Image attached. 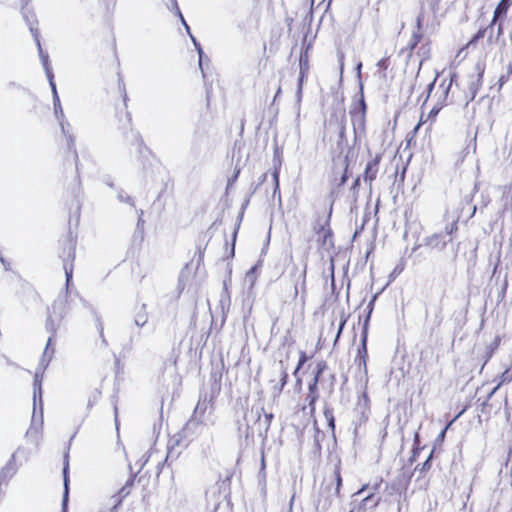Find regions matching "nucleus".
I'll return each mask as SVG.
<instances>
[{
	"label": "nucleus",
	"mask_w": 512,
	"mask_h": 512,
	"mask_svg": "<svg viewBox=\"0 0 512 512\" xmlns=\"http://www.w3.org/2000/svg\"><path fill=\"white\" fill-rule=\"evenodd\" d=\"M53 105H54V114H55L57 120L59 121L60 119L65 118L59 97H55V101H53Z\"/></svg>",
	"instance_id": "nucleus-20"
},
{
	"label": "nucleus",
	"mask_w": 512,
	"mask_h": 512,
	"mask_svg": "<svg viewBox=\"0 0 512 512\" xmlns=\"http://www.w3.org/2000/svg\"><path fill=\"white\" fill-rule=\"evenodd\" d=\"M74 257H75V247H74L73 243H70L68 251H67V259H65V261H64V270H65L67 283L70 281V279L72 277V273H73L72 264L68 263V261H70V262L73 261Z\"/></svg>",
	"instance_id": "nucleus-9"
},
{
	"label": "nucleus",
	"mask_w": 512,
	"mask_h": 512,
	"mask_svg": "<svg viewBox=\"0 0 512 512\" xmlns=\"http://www.w3.org/2000/svg\"><path fill=\"white\" fill-rule=\"evenodd\" d=\"M476 93H477V87L472 89L471 100L474 99Z\"/></svg>",
	"instance_id": "nucleus-37"
},
{
	"label": "nucleus",
	"mask_w": 512,
	"mask_h": 512,
	"mask_svg": "<svg viewBox=\"0 0 512 512\" xmlns=\"http://www.w3.org/2000/svg\"><path fill=\"white\" fill-rule=\"evenodd\" d=\"M445 230L447 234H452L454 231L457 230V222L454 221L451 225L447 226Z\"/></svg>",
	"instance_id": "nucleus-27"
},
{
	"label": "nucleus",
	"mask_w": 512,
	"mask_h": 512,
	"mask_svg": "<svg viewBox=\"0 0 512 512\" xmlns=\"http://www.w3.org/2000/svg\"><path fill=\"white\" fill-rule=\"evenodd\" d=\"M47 79L49 81V84H50V87H51V90H52V93H53V101H55V97H59V96H58V93H57L56 84L54 82V76L52 78H47Z\"/></svg>",
	"instance_id": "nucleus-24"
},
{
	"label": "nucleus",
	"mask_w": 512,
	"mask_h": 512,
	"mask_svg": "<svg viewBox=\"0 0 512 512\" xmlns=\"http://www.w3.org/2000/svg\"><path fill=\"white\" fill-rule=\"evenodd\" d=\"M379 159L375 158L369 161L365 168L364 178L366 181H373L378 173Z\"/></svg>",
	"instance_id": "nucleus-10"
},
{
	"label": "nucleus",
	"mask_w": 512,
	"mask_h": 512,
	"mask_svg": "<svg viewBox=\"0 0 512 512\" xmlns=\"http://www.w3.org/2000/svg\"><path fill=\"white\" fill-rule=\"evenodd\" d=\"M115 424L116 428L118 429V420H117V410L115 409Z\"/></svg>",
	"instance_id": "nucleus-40"
},
{
	"label": "nucleus",
	"mask_w": 512,
	"mask_h": 512,
	"mask_svg": "<svg viewBox=\"0 0 512 512\" xmlns=\"http://www.w3.org/2000/svg\"><path fill=\"white\" fill-rule=\"evenodd\" d=\"M9 468L6 467L4 470H2V473L1 474H4L6 470H8Z\"/></svg>",
	"instance_id": "nucleus-44"
},
{
	"label": "nucleus",
	"mask_w": 512,
	"mask_h": 512,
	"mask_svg": "<svg viewBox=\"0 0 512 512\" xmlns=\"http://www.w3.org/2000/svg\"><path fill=\"white\" fill-rule=\"evenodd\" d=\"M339 62H340V74L342 75L343 70H344V55L343 54L340 55Z\"/></svg>",
	"instance_id": "nucleus-30"
},
{
	"label": "nucleus",
	"mask_w": 512,
	"mask_h": 512,
	"mask_svg": "<svg viewBox=\"0 0 512 512\" xmlns=\"http://www.w3.org/2000/svg\"><path fill=\"white\" fill-rule=\"evenodd\" d=\"M118 199H119V201H121V202H126V203H128V204H130V205H133V200H132V198H131L130 196L126 195V194H125L124 192H122V191L118 193Z\"/></svg>",
	"instance_id": "nucleus-23"
},
{
	"label": "nucleus",
	"mask_w": 512,
	"mask_h": 512,
	"mask_svg": "<svg viewBox=\"0 0 512 512\" xmlns=\"http://www.w3.org/2000/svg\"><path fill=\"white\" fill-rule=\"evenodd\" d=\"M379 504V500H373V495L366 496L357 506L354 507L356 511H365L368 507L375 508Z\"/></svg>",
	"instance_id": "nucleus-12"
},
{
	"label": "nucleus",
	"mask_w": 512,
	"mask_h": 512,
	"mask_svg": "<svg viewBox=\"0 0 512 512\" xmlns=\"http://www.w3.org/2000/svg\"><path fill=\"white\" fill-rule=\"evenodd\" d=\"M403 269H404V264L403 263L398 264L392 271L391 276H397L398 274H400L403 271Z\"/></svg>",
	"instance_id": "nucleus-26"
},
{
	"label": "nucleus",
	"mask_w": 512,
	"mask_h": 512,
	"mask_svg": "<svg viewBox=\"0 0 512 512\" xmlns=\"http://www.w3.org/2000/svg\"><path fill=\"white\" fill-rule=\"evenodd\" d=\"M344 324H345V321H343V322L340 324V328H339V331H338V335H337V337H339V335H340V333H341V331H342V329H343Z\"/></svg>",
	"instance_id": "nucleus-38"
},
{
	"label": "nucleus",
	"mask_w": 512,
	"mask_h": 512,
	"mask_svg": "<svg viewBox=\"0 0 512 512\" xmlns=\"http://www.w3.org/2000/svg\"><path fill=\"white\" fill-rule=\"evenodd\" d=\"M501 378H502L503 382L511 381L512 380V372H510L509 370H506L505 372H503Z\"/></svg>",
	"instance_id": "nucleus-28"
},
{
	"label": "nucleus",
	"mask_w": 512,
	"mask_h": 512,
	"mask_svg": "<svg viewBox=\"0 0 512 512\" xmlns=\"http://www.w3.org/2000/svg\"><path fill=\"white\" fill-rule=\"evenodd\" d=\"M354 511H355V509L351 510L350 512H354Z\"/></svg>",
	"instance_id": "nucleus-47"
},
{
	"label": "nucleus",
	"mask_w": 512,
	"mask_h": 512,
	"mask_svg": "<svg viewBox=\"0 0 512 512\" xmlns=\"http://www.w3.org/2000/svg\"><path fill=\"white\" fill-rule=\"evenodd\" d=\"M279 172L278 170H275L274 173H273V179L275 181V190H277L279 188Z\"/></svg>",
	"instance_id": "nucleus-29"
},
{
	"label": "nucleus",
	"mask_w": 512,
	"mask_h": 512,
	"mask_svg": "<svg viewBox=\"0 0 512 512\" xmlns=\"http://www.w3.org/2000/svg\"><path fill=\"white\" fill-rule=\"evenodd\" d=\"M260 268H261V262H258L257 264L252 266L246 272L245 280L244 281H245V284L247 285L249 291H252L254 289L255 285H256V282H257V279H258V276H259Z\"/></svg>",
	"instance_id": "nucleus-8"
},
{
	"label": "nucleus",
	"mask_w": 512,
	"mask_h": 512,
	"mask_svg": "<svg viewBox=\"0 0 512 512\" xmlns=\"http://www.w3.org/2000/svg\"><path fill=\"white\" fill-rule=\"evenodd\" d=\"M425 23V13L424 11L420 12L419 15L416 18V26L418 31H420L423 27V24ZM422 36L419 32L413 33L411 40L408 44L410 53L416 48L418 43L420 42Z\"/></svg>",
	"instance_id": "nucleus-7"
},
{
	"label": "nucleus",
	"mask_w": 512,
	"mask_h": 512,
	"mask_svg": "<svg viewBox=\"0 0 512 512\" xmlns=\"http://www.w3.org/2000/svg\"><path fill=\"white\" fill-rule=\"evenodd\" d=\"M437 77L434 79V81L429 85V88L430 90L434 87V84H435V81H436Z\"/></svg>",
	"instance_id": "nucleus-41"
},
{
	"label": "nucleus",
	"mask_w": 512,
	"mask_h": 512,
	"mask_svg": "<svg viewBox=\"0 0 512 512\" xmlns=\"http://www.w3.org/2000/svg\"><path fill=\"white\" fill-rule=\"evenodd\" d=\"M441 108H442V105L433 107L430 110V112L428 113V115L426 116V118H424V115H422L419 120V123L415 127V132H417L418 129L420 128V126L423 125L424 123H426L428 120H431V122H433L435 120L436 116L438 115L439 111L441 110Z\"/></svg>",
	"instance_id": "nucleus-15"
},
{
	"label": "nucleus",
	"mask_w": 512,
	"mask_h": 512,
	"mask_svg": "<svg viewBox=\"0 0 512 512\" xmlns=\"http://www.w3.org/2000/svg\"><path fill=\"white\" fill-rule=\"evenodd\" d=\"M294 498H295V496H294V495H292V497H291V499H290V503H289V512H292Z\"/></svg>",
	"instance_id": "nucleus-34"
},
{
	"label": "nucleus",
	"mask_w": 512,
	"mask_h": 512,
	"mask_svg": "<svg viewBox=\"0 0 512 512\" xmlns=\"http://www.w3.org/2000/svg\"><path fill=\"white\" fill-rule=\"evenodd\" d=\"M417 56L420 58V66L422 63L430 58L431 47L429 43H423L416 51Z\"/></svg>",
	"instance_id": "nucleus-16"
},
{
	"label": "nucleus",
	"mask_w": 512,
	"mask_h": 512,
	"mask_svg": "<svg viewBox=\"0 0 512 512\" xmlns=\"http://www.w3.org/2000/svg\"><path fill=\"white\" fill-rule=\"evenodd\" d=\"M307 70H308L307 61L303 62V60L301 58L300 59V76H299V80H298V89H297L298 99H300L301 95H302L303 81L307 75Z\"/></svg>",
	"instance_id": "nucleus-13"
},
{
	"label": "nucleus",
	"mask_w": 512,
	"mask_h": 512,
	"mask_svg": "<svg viewBox=\"0 0 512 512\" xmlns=\"http://www.w3.org/2000/svg\"><path fill=\"white\" fill-rule=\"evenodd\" d=\"M373 302L372 300L368 306H367V314L365 315L363 319V328L361 333V347L358 350V358L360 361V364L362 363L364 366H366V359H367V337H368V328H369V322L371 313L373 311Z\"/></svg>",
	"instance_id": "nucleus-4"
},
{
	"label": "nucleus",
	"mask_w": 512,
	"mask_h": 512,
	"mask_svg": "<svg viewBox=\"0 0 512 512\" xmlns=\"http://www.w3.org/2000/svg\"><path fill=\"white\" fill-rule=\"evenodd\" d=\"M265 418H266V420H267V422H268V424H269V423H270V420H271V418H272V415H271V414H266V415H265Z\"/></svg>",
	"instance_id": "nucleus-39"
},
{
	"label": "nucleus",
	"mask_w": 512,
	"mask_h": 512,
	"mask_svg": "<svg viewBox=\"0 0 512 512\" xmlns=\"http://www.w3.org/2000/svg\"><path fill=\"white\" fill-rule=\"evenodd\" d=\"M330 426L334 427V420H333V418L330 419Z\"/></svg>",
	"instance_id": "nucleus-42"
},
{
	"label": "nucleus",
	"mask_w": 512,
	"mask_h": 512,
	"mask_svg": "<svg viewBox=\"0 0 512 512\" xmlns=\"http://www.w3.org/2000/svg\"><path fill=\"white\" fill-rule=\"evenodd\" d=\"M67 470L68 466L64 468V495L62 501V512H67V504H68V478H67Z\"/></svg>",
	"instance_id": "nucleus-18"
},
{
	"label": "nucleus",
	"mask_w": 512,
	"mask_h": 512,
	"mask_svg": "<svg viewBox=\"0 0 512 512\" xmlns=\"http://www.w3.org/2000/svg\"><path fill=\"white\" fill-rule=\"evenodd\" d=\"M507 0H502L500 2V4L497 6V8L495 9V12H494V19H493V22L496 20V18L501 14V13H506V10H507V5L505 4Z\"/></svg>",
	"instance_id": "nucleus-22"
},
{
	"label": "nucleus",
	"mask_w": 512,
	"mask_h": 512,
	"mask_svg": "<svg viewBox=\"0 0 512 512\" xmlns=\"http://www.w3.org/2000/svg\"><path fill=\"white\" fill-rule=\"evenodd\" d=\"M265 470V458L264 455L261 457V471L264 472Z\"/></svg>",
	"instance_id": "nucleus-33"
},
{
	"label": "nucleus",
	"mask_w": 512,
	"mask_h": 512,
	"mask_svg": "<svg viewBox=\"0 0 512 512\" xmlns=\"http://www.w3.org/2000/svg\"><path fill=\"white\" fill-rule=\"evenodd\" d=\"M66 314V304L63 300L56 301L53 304L52 311L50 312L47 321H46V330L50 333L48 341L46 343L45 349L43 351L42 357L39 361V364L35 370L34 374V390H35V398L37 395L41 396L42 390V382L44 378V373L52 361L55 351V336L57 331L61 328L63 318Z\"/></svg>",
	"instance_id": "nucleus-1"
},
{
	"label": "nucleus",
	"mask_w": 512,
	"mask_h": 512,
	"mask_svg": "<svg viewBox=\"0 0 512 512\" xmlns=\"http://www.w3.org/2000/svg\"><path fill=\"white\" fill-rule=\"evenodd\" d=\"M212 407L206 400L199 401L194 409L192 421L208 424L211 422Z\"/></svg>",
	"instance_id": "nucleus-5"
},
{
	"label": "nucleus",
	"mask_w": 512,
	"mask_h": 512,
	"mask_svg": "<svg viewBox=\"0 0 512 512\" xmlns=\"http://www.w3.org/2000/svg\"><path fill=\"white\" fill-rule=\"evenodd\" d=\"M448 427H449V425L443 431H441V433L438 435V440H440V441L444 440L445 434H446V430L448 429Z\"/></svg>",
	"instance_id": "nucleus-32"
},
{
	"label": "nucleus",
	"mask_w": 512,
	"mask_h": 512,
	"mask_svg": "<svg viewBox=\"0 0 512 512\" xmlns=\"http://www.w3.org/2000/svg\"><path fill=\"white\" fill-rule=\"evenodd\" d=\"M129 489H127V487H123L120 492H119V495L117 496V504H120L122 502V499L124 497H126L128 494H129Z\"/></svg>",
	"instance_id": "nucleus-25"
},
{
	"label": "nucleus",
	"mask_w": 512,
	"mask_h": 512,
	"mask_svg": "<svg viewBox=\"0 0 512 512\" xmlns=\"http://www.w3.org/2000/svg\"><path fill=\"white\" fill-rule=\"evenodd\" d=\"M36 41H37V46H38V50H39V56H40L43 68L45 70L46 76H47V78H52L53 72H52V67L50 65V62H49V57L47 54H45L43 52V50L41 48L40 41L38 39Z\"/></svg>",
	"instance_id": "nucleus-11"
},
{
	"label": "nucleus",
	"mask_w": 512,
	"mask_h": 512,
	"mask_svg": "<svg viewBox=\"0 0 512 512\" xmlns=\"http://www.w3.org/2000/svg\"><path fill=\"white\" fill-rule=\"evenodd\" d=\"M353 131L356 138H361L365 134L366 124V105L363 97L357 107L350 112Z\"/></svg>",
	"instance_id": "nucleus-3"
},
{
	"label": "nucleus",
	"mask_w": 512,
	"mask_h": 512,
	"mask_svg": "<svg viewBox=\"0 0 512 512\" xmlns=\"http://www.w3.org/2000/svg\"><path fill=\"white\" fill-rule=\"evenodd\" d=\"M148 320V315L145 310L139 311L134 317V323L137 327H143Z\"/></svg>",
	"instance_id": "nucleus-19"
},
{
	"label": "nucleus",
	"mask_w": 512,
	"mask_h": 512,
	"mask_svg": "<svg viewBox=\"0 0 512 512\" xmlns=\"http://www.w3.org/2000/svg\"><path fill=\"white\" fill-rule=\"evenodd\" d=\"M431 9H432L433 11H435V4H433V5L431 6Z\"/></svg>",
	"instance_id": "nucleus-45"
},
{
	"label": "nucleus",
	"mask_w": 512,
	"mask_h": 512,
	"mask_svg": "<svg viewBox=\"0 0 512 512\" xmlns=\"http://www.w3.org/2000/svg\"><path fill=\"white\" fill-rule=\"evenodd\" d=\"M426 244L432 248L442 249L446 242L440 234H434L426 239Z\"/></svg>",
	"instance_id": "nucleus-14"
},
{
	"label": "nucleus",
	"mask_w": 512,
	"mask_h": 512,
	"mask_svg": "<svg viewBox=\"0 0 512 512\" xmlns=\"http://www.w3.org/2000/svg\"><path fill=\"white\" fill-rule=\"evenodd\" d=\"M314 386H316V381L313 383V386H310V389H312Z\"/></svg>",
	"instance_id": "nucleus-46"
},
{
	"label": "nucleus",
	"mask_w": 512,
	"mask_h": 512,
	"mask_svg": "<svg viewBox=\"0 0 512 512\" xmlns=\"http://www.w3.org/2000/svg\"><path fill=\"white\" fill-rule=\"evenodd\" d=\"M454 77L455 75H452L448 81V83H446V81L444 80L443 83L440 85V88L442 89V97H443V100H445L447 98V95H448V92L450 90V87L454 81Z\"/></svg>",
	"instance_id": "nucleus-21"
},
{
	"label": "nucleus",
	"mask_w": 512,
	"mask_h": 512,
	"mask_svg": "<svg viewBox=\"0 0 512 512\" xmlns=\"http://www.w3.org/2000/svg\"><path fill=\"white\" fill-rule=\"evenodd\" d=\"M43 429V401L42 395H37L35 400V390L33 389V415L31 424L26 432V436L33 442L39 443Z\"/></svg>",
	"instance_id": "nucleus-2"
},
{
	"label": "nucleus",
	"mask_w": 512,
	"mask_h": 512,
	"mask_svg": "<svg viewBox=\"0 0 512 512\" xmlns=\"http://www.w3.org/2000/svg\"><path fill=\"white\" fill-rule=\"evenodd\" d=\"M361 68H362V63L359 62L357 64V67H356V71H357L358 76H360V74H361Z\"/></svg>",
	"instance_id": "nucleus-35"
},
{
	"label": "nucleus",
	"mask_w": 512,
	"mask_h": 512,
	"mask_svg": "<svg viewBox=\"0 0 512 512\" xmlns=\"http://www.w3.org/2000/svg\"><path fill=\"white\" fill-rule=\"evenodd\" d=\"M366 488H367V485H364V486H363L359 491H357V492L354 494V496L362 494Z\"/></svg>",
	"instance_id": "nucleus-36"
},
{
	"label": "nucleus",
	"mask_w": 512,
	"mask_h": 512,
	"mask_svg": "<svg viewBox=\"0 0 512 512\" xmlns=\"http://www.w3.org/2000/svg\"><path fill=\"white\" fill-rule=\"evenodd\" d=\"M58 122H59V126L61 128L62 133L67 137L69 146L70 147L74 146V137L72 136V134L69 131V127H70L69 123L66 121L65 118L60 119Z\"/></svg>",
	"instance_id": "nucleus-17"
},
{
	"label": "nucleus",
	"mask_w": 512,
	"mask_h": 512,
	"mask_svg": "<svg viewBox=\"0 0 512 512\" xmlns=\"http://www.w3.org/2000/svg\"><path fill=\"white\" fill-rule=\"evenodd\" d=\"M171 4H172V10L175 12V14L180 18L182 24L184 25L187 33L189 34L197 52H198V55H199V66L202 67V57H203V50L200 46V44L197 42V40L195 39V37L191 34L190 32V28L189 26L187 25L180 9H179V6H178V3H177V0H171Z\"/></svg>",
	"instance_id": "nucleus-6"
},
{
	"label": "nucleus",
	"mask_w": 512,
	"mask_h": 512,
	"mask_svg": "<svg viewBox=\"0 0 512 512\" xmlns=\"http://www.w3.org/2000/svg\"><path fill=\"white\" fill-rule=\"evenodd\" d=\"M280 92H281V89L279 88V89H278V91H277V93H276V96H275V97H277V96H278V94H280Z\"/></svg>",
	"instance_id": "nucleus-43"
},
{
	"label": "nucleus",
	"mask_w": 512,
	"mask_h": 512,
	"mask_svg": "<svg viewBox=\"0 0 512 512\" xmlns=\"http://www.w3.org/2000/svg\"><path fill=\"white\" fill-rule=\"evenodd\" d=\"M507 81V77L506 76H501L498 80V83H499V89L502 88V86L504 85V83Z\"/></svg>",
	"instance_id": "nucleus-31"
}]
</instances>
